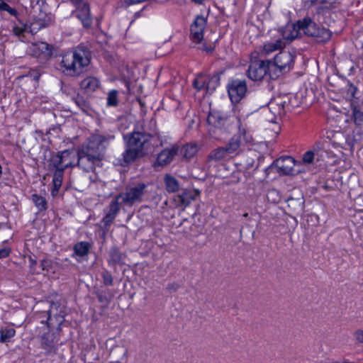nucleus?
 Masks as SVG:
<instances>
[{"label": "nucleus", "mask_w": 363, "mask_h": 363, "mask_svg": "<svg viewBox=\"0 0 363 363\" xmlns=\"http://www.w3.org/2000/svg\"><path fill=\"white\" fill-rule=\"evenodd\" d=\"M356 338L358 341L363 342V330L357 331L356 333Z\"/></svg>", "instance_id": "nucleus-54"}, {"label": "nucleus", "mask_w": 363, "mask_h": 363, "mask_svg": "<svg viewBox=\"0 0 363 363\" xmlns=\"http://www.w3.org/2000/svg\"><path fill=\"white\" fill-rule=\"evenodd\" d=\"M242 146V139L240 135H233L227 145L225 147L229 155L235 152Z\"/></svg>", "instance_id": "nucleus-30"}, {"label": "nucleus", "mask_w": 363, "mask_h": 363, "mask_svg": "<svg viewBox=\"0 0 363 363\" xmlns=\"http://www.w3.org/2000/svg\"><path fill=\"white\" fill-rule=\"evenodd\" d=\"M64 171L55 170L53 174V185L55 190H58L62 185Z\"/></svg>", "instance_id": "nucleus-38"}, {"label": "nucleus", "mask_w": 363, "mask_h": 363, "mask_svg": "<svg viewBox=\"0 0 363 363\" xmlns=\"http://www.w3.org/2000/svg\"><path fill=\"white\" fill-rule=\"evenodd\" d=\"M179 146L171 145L158 153L155 166L164 167L169 164L179 155Z\"/></svg>", "instance_id": "nucleus-11"}, {"label": "nucleus", "mask_w": 363, "mask_h": 363, "mask_svg": "<svg viewBox=\"0 0 363 363\" xmlns=\"http://www.w3.org/2000/svg\"><path fill=\"white\" fill-rule=\"evenodd\" d=\"M228 93L233 103H238L245 96L247 84L245 80L230 79L227 85Z\"/></svg>", "instance_id": "nucleus-10"}, {"label": "nucleus", "mask_w": 363, "mask_h": 363, "mask_svg": "<svg viewBox=\"0 0 363 363\" xmlns=\"http://www.w3.org/2000/svg\"><path fill=\"white\" fill-rule=\"evenodd\" d=\"M91 245L87 242H79L74 245V255L79 257H84L88 255Z\"/></svg>", "instance_id": "nucleus-32"}, {"label": "nucleus", "mask_w": 363, "mask_h": 363, "mask_svg": "<svg viewBox=\"0 0 363 363\" xmlns=\"http://www.w3.org/2000/svg\"><path fill=\"white\" fill-rule=\"evenodd\" d=\"M40 267L43 270L48 271L52 267V261L50 259H43L40 262Z\"/></svg>", "instance_id": "nucleus-47"}, {"label": "nucleus", "mask_w": 363, "mask_h": 363, "mask_svg": "<svg viewBox=\"0 0 363 363\" xmlns=\"http://www.w3.org/2000/svg\"><path fill=\"white\" fill-rule=\"evenodd\" d=\"M72 152L66 150L52 155L48 161V167L52 170L65 171V169L72 166Z\"/></svg>", "instance_id": "nucleus-8"}, {"label": "nucleus", "mask_w": 363, "mask_h": 363, "mask_svg": "<svg viewBox=\"0 0 363 363\" xmlns=\"http://www.w3.org/2000/svg\"><path fill=\"white\" fill-rule=\"evenodd\" d=\"M29 76L34 80L38 81L40 77V73L38 70L32 69L29 72Z\"/></svg>", "instance_id": "nucleus-49"}, {"label": "nucleus", "mask_w": 363, "mask_h": 363, "mask_svg": "<svg viewBox=\"0 0 363 363\" xmlns=\"http://www.w3.org/2000/svg\"><path fill=\"white\" fill-rule=\"evenodd\" d=\"M180 288V285L178 283L174 282L170 283L167 286V290L171 292H176Z\"/></svg>", "instance_id": "nucleus-48"}, {"label": "nucleus", "mask_w": 363, "mask_h": 363, "mask_svg": "<svg viewBox=\"0 0 363 363\" xmlns=\"http://www.w3.org/2000/svg\"><path fill=\"white\" fill-rule=\"evenodd\" d=\"M243 216H244V217H245V218H247V217L248 216V213H244V214H243Z\"/></svg>", "instance_id": "nucleus-56"}, {"label": "nucleus", "mask_w": 363, "mask_h": 363, "mask_svg": "<svg viewBox=\"0 0 363 363\" xmlns=\"http://www.w3.org/2000/svg\"><path fill=\"white\" fill-rule=\"evenodd\" d=\"M146 185L139 183L135 186L127 187L125 192L117 195L118 199L123 205L131 206L135 203H140L145 193Z\"/></svg>", "instance_id": "nucleus-6"}, {"label": "nucleus", "mask_w": 363, "mask_h": 363, "mask_svg": "<svg viewBox=\"0 0 363 363\" xmlns=\"http://www.w3.org/2000/svg\"><path fill=\"white\" fill-rule=\"evenodd\" d=\"M100 162L78 151V166L86 172H93Z\"/></svg>", "instance_id": "nucleus-18"}, {"label": "nucleus", "mask_w": 363, "mask_h": 363, "mask_svg": "<svg viewBox=\"0 0 363 363\" xmlns=\"http://www.w3.org/2000/svg\"><path fill=\"white\" fill-rule=\"evenodd\" d=\"M295 160L291 157H282L274 162L277 172L280 174L288 175L294 173Z\"/></svg>", "instance_id": "nucleus-15"}, {"label": "nucleus", "mask_w": 363, "mask_h": 363, "mask_svg": "<svg viewBox=\"0 0 363 363\" xmlns=\"http://www.w3.org/2000/svg\"><path fill=\"white\" fill-rule=\"evenodd\" d=\"M236 135H240L242 139V145L251 143L252 141V135L247 131L245 128L239 127L238 133Z\"/></svg>", "instance_id": "nucleus-37"}, {"label": "nucleus", "mask_w": 363, "mask_h": 363, "mask_svg": "<svg viewBox=\"0 0 363 363\" xmlns=\"http://www.w3.org/2000/svg\"><path fill=\"white\" fill-rule=\"evenodd\" d=\"M247 75L252 81H261L267 76L271 79H275L279 77V74L273 71L270 60L257 58L251 60Z\"/></svg>", "instance_id": "nucleus-4"}, {"label": "nucleus", "mask_w": 363, "mask_h": 363, "mask_svg": "<svg viewBox=\"0 0 363 363\" xmlns=\"http://www.w3.org/2000/svg\"><path fill=\"white\" fill-rule=\"evenodd\" d=\"M65 306L64 303L60 301H52L50 305V308L48 311V325L50 326L52 324L50 323L52 319H55L56 323L58 325H62L64 321V317L65 315Z\"/></svg>", "instance_id": "nucleus-12"}, {"label": "nucleus", "mask_w": 363, "mask_h": 363, "mask_svg": "<svg viewBox=\"0 0 363 363\" xmlns=\"http://www.w3.org/2000/svg\"><path fill=\"white\" fill-rule=\"evenodd\" d=\"M200 194L201 191L199 189H183L181 194L174 197V201L176 206L186 208L191 201L196 200Z\"/></svg>", "instance_id": "nucleus-13"}, {"label": "nucleus", "mask_w": 363, "mask_h": 363, "mask_svg": "<svg viewBox=\"0 0 363 363\" xmlns=\"http://www.w3.org/2000/svg\"><path fill=\"white\" fill-rule=\"evenodd\" d=\"M200 49L206 52H211L213 50V48L211 45H207L206 44H203Z\"/></svg>", "instance_id": "nucleus-52"}, {"label": "nucleus", "mask_w": 363, "mask_h": 363, "mask_svg": "<svg viewBox=\"0 0 363 363\" xmlns=\"http://www.w3.org/2000/svg\"><path fill=\"white\" fill-rule=\"evenodd\" d=\"M268 108L269 111L274 115V117L281 116L285 113L284 104L282 101H271L268 105Z\"/></svg>", "instance_id": "nucleus-31"}, {"label": "nucleus", "mask_w": 363, "mask_h": 363, "mask_svg": "<svg viewBox=\"0 0 363 363\" xmlns=\"http://www.w3.org/2000/svg\"><path fill=\"white\" fill-rule=\"evenodd\" d=\"M336 0H311L312 4H320L318 9V13L323 12L325 10H330L333 7Z\"/></svg>", "instance_id": "nucleus-33"}, {"label": "nucleus", "mask_w": 363, "mask_h": 363, "mask_svg": "<svg viewBox=\"0 0 363 363\" xmlns=\"http://www.w3.org/2000/svg\"><path fill=\"white\" fill-rule=\"evenodd\" d=\"M206 26V19L203 16H196L191 26V35L194 42L199 43L203 38V30Z\"/></svg>", "instance_id": "nucleus-14"}, {"label": "nucleus", "mask_w": 363, "mask_h": 363, "mask_svg": "<svg viewBox=\"0 0 363 363\" xmlns=\"http://www.w3.org/2000/svg\"><path fill=\"white\" fill-rule=\"evenodd\" d=\"M354 121L357 125H361L363 122V112H362L357 107H354L352 111Z\"/></svg>", "instance_id": "nucleus-41"}, {"label": "nucleus", "mask_w": 363, "mask_h": 363, "mask_svg": "<svg viewBox=\"0 0 363 363\" xmlns=\"http://www.w3.org/2000/svg\"><path fill=\"white\" fill-rule=\"evenodd\" d=\"M294 55L289 51H281L274 58V62L271 61V66L273 71L279 74L281 72H289L294 65Z\"/></svg>", "instance_id": "nucleus-7"}, {"label": "nucleus", "mask_w": 363, "mask_h": 363, "mask_svg": "<svg viewBox=\"0 0 363 363\" xmlns=\"http://www.w3.org/2000/svg\"><path fill=\"white\" fill-rule=\"evenodd\" d=\"M32 201L39 211H43L47 208V202L44 197L33 194L32 196Z\"/></svg>", "instance_id": "nucleus-36"}, {"label": "nucleus", "mask_w": 363, "mask_h": 363, "mask_svg": "<svg viewBox=\"0 0 363 363\" xmlns=\"http://www.w3.org/2000/svg\"><path fill=\"white\" fill-rule=\"evenodd\" d=\"M10 254V250L9 248L4 247L0 250V258H5L8 257Z\"/></svg>", "instance_id": "nucleus-51"}, {"label": "nucleus", "mask_w": 363, "mask_h": 363, "mask_svg": "<svg viewBox=\"0 0 363 363\" xmlns=\"http://www.w3.org/2000/svg\"><path fill=\"white\" fill-rule=\"evenodd\" d=\"M327 145H328L327 142H325V143L318 142V143H315V145L313 147V149L311 150L315 152V156L323 157L322 150L325 149Z\"/></svg>", "instance_id": "nucleus-40"}, {"label": "nucleus", "mask_w": 363, "mask_h": 363, "mask_svg": "<svg viewBox=\"0 0 363 363\" xmlns=\"http://www.w3.org/2000/svg\"><path fill=\"white\" fill-rule=\"evenodd\" d=\"M121 205H123L122 203L119 201V199H118L117 196H116L111 201L108 208L105 210L106 214L102 219V223L106 228H108L111 225L116 217L118 213L119 212L120 206Z\"/></svg>", "instance_id": "nucleus-16"}, {"label": "nucleus", "mask_w": 363, "mask_h": 363, "mask_svg": "<svg viewBox=\"0 0 363 363\" xmlns=\"http://www.w3.org/2000/svg\"><path fill=\"white\" fill-rule=\"evenodd\" d=\"M71 1L75 6L72 14L82 22L84 28H89L92 24V17L89 4L84 0H71Z\"/></svg>", "instance_id": "nucleus-9"}, {"label": "nucleus", "mask_w": 363, "mask_h": 363, "mask_svg": "<svg viewBox=\"0 0 363 363\" xmlns=\"http://www.w3.org/2000/svg\"><path fill=\"white\" fill-rule=\"evenodd\" d=\"M122 262V254L117 247H112L109 252L108 262L112 264H120Z\"/></svg>", "instance_id": "nucleus-34"}, {"label": "nucleus", "mask_w": 363, "mask_h": 363, "mask_svg": "<svg viewBox=\"0 0 363 363\" xmlns=\"http://www.w3.org/2000/svg\"><path fill=\"white\" fill-rule=\"evenodd\" d=\"M107 105L108 106H116L118 105V91L116 90H111L108 92Z\"/></svg>", "instance_id": "nucleus-39"}, {"label": "nucleus", "mask_w": 363, "mask_h": 363, "mask_svg": "<svg viewBox=\"0 0 363 363\" xmlns=\"http://www.w3.org/2000/svg\"><path fill=\"white\" fill-rule=\"evenodd\" d=\"M41 347L47 353L55 352L57 346L52 333H47L41 337Z\"/></svg>", "instance_id": "nucleus-22"}, {"label": "nucleus", "mask_w": 363, "mask_h": 363, "mask_svg": "<svg viewBox=\"0 0 363 363\" xmlns=\"http://www.w3.org/2000/svg\"><path fill=\"white\" fill-rule=\"evenodd\" d=\"M101 277L103 279V282L106 286L113 285V277L111 274L107 270H104L101 273Z\"/></svg>", "instance_id": "nucleus-42"}, {"label": "nucleus", "mask_w": 363, "mask_h": 363, "mask_svg": "<svg viewBox=\"0 0 363 363\" xmlns=\"http://www.w3.org/2000/svg\"><path fill=\"white\" fill-rule=\"evenodd\" d=\"M218 82L219 77L217 75L213 76L209 79L208 82H207V78L201 74L194 80L193 85L197 90H201L204 88L209 90L211 89V82H213L214 84V86L212 87V89H214L215 86L218 85Z\"/></svg>", "instance_id": "nucleus-17"}, {"label": "nucleus", "mask_w": 363, "mask_h": 363, "mask_svg": "<svg viewBox=\"0 0 363 363\" xmlns=\"http://www.w3.org/2000/svg\"><path fill=\"white\" fill-rule=\"evenodd\" d=\"M100 82L98 79L93 77H89L83 79L80 83V86L86 93L95 91L99 87Z\"/></svg>", "instance_id": "nucleus-23"}, {"label": "nucleus", "mask_w": 363, "mask_h": 363, "mask_svg": "<svg viewBox=\"0 0 363 363\" xmlns=\"http://www.w3.org/2000/svg\"><path fill=\"white\" fill-rule=\"evenodd\" d=\"M32 55L39 57L41 55H50L52 52V47L45 42H36L30 45L29 48Z\"/></svg>", "instance_id": "nucleus-20"}, {"label": "nucleus", "mask_w": 363, "mask_h": 363, "mask_svg": "<svg viewBox=\"0 0 363 363\" xmlns=\"http://www.w3.org/2000/svg\"><path fill=\"white\" fill-rule=\"evenodd\" d=\"M226 117L217 111H211L207 117V123L208 125L220 128L223 126L226 122Z\"/></svg>", "instance_id": "nucleus-21"}, {"label": "nucleus", "mask_w": 363, "mask_h": 363, "mask_svg": "<svg viewBox=\"0 0 363 363\" xmlns=\"http://www.w3.org/2000/svg\"><path fill=\"white\" fill-rule=\"evenodd\" d=\"M357 88L352 83H349L347 87L346 96L348 99L352 100L355 97Z\"/></svg>", "instance_id": "nucleus-43"}, {"label": "nucleus", "mask_w": 363, "mask_h": 363, "mask_svg": "<svg viewBox=\"0 0 363 363\" xmlns=\"http://www.w3.org/2000/svg\"><path fill=\"white\" fill-rule=\"evenodd\" d=\"M73 100L80 108L84 110L86 107V103L82 96L77 95Z\"/></svg>", "instance_id": "nucleus-46"}, {"label": "nucleus", "mask_w": 363, "mask_h": 363, "mask_svg": "<svg viewBox=\"0 0 363 363\" xmlns=\"http://www.w3.org/2000/svg\"><path fill=\"white\" fill-rule=\"evenodd\" d=\"M267 198L273 203H277L279 201V192L275 189L269 190L267 193Z\"/></svg>", "instance_id": "nucleus-45"}, {"label": "nucleus", "mask_w": 363, "mask_h": 363, "mask_svg": "<svg viewBox=\"0 0 363 363\" xmlns=\"http://www.w3.org/2000/svg\"><path fill=\"white\" fill-rule=\"evenodd\" d=\"M315 155L314 151L308 150L303 155V161L306 164H311Z\"/></svg>", "instance_id": "nucleus-44"}, {"label": "nucleus", "mask_w": 363, "mask_h": 363, "mask_svg": "<svg viewBox=\"0 0 363 363\" xmlns=\"http://www.w3.org/2000/svg\"><path fill=\"white\" fill-rule=\"evenodd\" d=\"M120 351V353H121L122 354V357L121 358V359H123V357H126L127 355H128V350L126 349H123V348H121V347H119L118 348Z\"/></svg>", "instance_id": "nucleus-55"}, {"label": "nucleus", "mask_w": 363, "mask_h": 363, "mask_svg": "<svg viewBox=\"0 0 363 363\" xmlns=\"http://www.w3.org/2000/svg\"><path fill=\"white\" fill-rule=\"evenodd\" d=\"M197 146L194 144H188L185 146H179V155H182L186 159H190L193 157L197 152Z\"/></svg>", "instance_id": "nucleus-29"}, {"label": "nucleus", "mask_w": 363, "mask_h": 363, "mask_svg": "<svg viewBox=\"0 0 363 363\" xmlns=\"http://www.w3.org/2000/svg\"><path fill=\"white\" fill-rule=\"evenodd\" d=\"M114 138L113 135H92L89 138L86 143L82 146L79 152L101 162L107 145Z\"/></svg>", "instance_id": "nucleus-3"}, {"label": "nucleus", "mask_w": 363, "mask_h": 363, "mask_svg": "<svg viewBox=\"0 0 363 363\" xmlns=\"http://www.w3.org/2000/svg\"><path fill=\"white\" fill-rule=\"evenodd\" d=\"M286 43L281 39H278L274 42L266 43L263 45L262 53L269 55L277 50L284 48Z\"/></svg>", "instance_id": "nucleus-25"}, {"label": "nucleus", "mask_w": 363, "mask_h": 363, "mask_svg": "<svg viewBox=\"0 0 363 363\" xmlns=\"http://www.w3.org/2000/svg\"><path fill=\"white\" fill-rule=\"evenodd\" d=\"M286 202L288 207L291 208L294 213H301L303 212L304 200L302 196L297 199L289 198Z\"/></svg>", "instance_id": "nucleus-28"}, {"label": "nucleus", "mask_w": 363, "mask_h": 363, "mask_svg": "<svg viewBox=\"0 0 363 363\" xmlns=\"http://www.w3.org/2000/svg\"><path fill=\"white\" fill-rule=\"evenodd\" d=\"M33 24H31L30 26L21 23V25H15L13 27L12 31L13 34L18 36L21 40L24 36L25 33H36L35 31V28H33Z\"/></svg>", "instance_id": "nucleus-27"}, {"label": "nucleus", "mask_w": 363, "mask_h": 363, "mask_svg": "<svg viewBox=\"0 0 363 363\" xmlns=\"http://www.w3.org/2000/svg\"><path fill=\"white\" fill-rule=\"evenodd\" d=\"M164 182L168 192L175 193L179 191L180 184L174 177L170 174H165L164 177Z\"/></svg>", "instance_id": "nucleus-24"}, {"label": "nucleus", "mask_w": 363, "mask_h": 363, "mask_svg": "<svg viewBox=\"0 0 363 363\" xmlns=\"http://www.w3.org/2000/svg\"><path fill=\"white\" fill-rule=\"evenodd\" d=\"M230 155L225 147H218L212 150L208 156L210 161L218 162L225 160Z\"/></svg>", "instance_id": "nucleus-26"}, {"label": "nucleus", "mask_w": 363, "mask_h": 363, "mask_svg": "<svg viewBox=\"0 0 363 363\" xmlns=\"http://www.w3.org/2000/svg\"><path fill=\"white\" fill-rule=\"evenodd\" d=\"M298 28L303 30L304 34L316 38L318 42L325 43L328 41L332 33L328 29L320 28L315 23L308 18H304L303 20L298 21Z\"/></svg>", "instance_id": "nucleus-5"}, {"label": "nucleus", "mask_w": 363, "mask_h": 363, "mask_svg": "<svg viewBox=\"0 0 363 363\" xmlns=\"http://www.w3.org/2000/svg\"><path fill=\"white\" fill-rule=\"evenodd\" d=\"M16 330L13 328H6L0 330V342H9L15 335Z\"/></svg>", "instance_id": "nucleus-35"}, {"label": "nucleus", "mask_w": 363, "mask_h": 363, "mask_svg": "<svg viewBox=\"0 0 363 363\" xmlns=\"http://www.w3.org/2000/svg\"><path fill=\"white\" fill-rule=\"evenodd\" d=\"M301 31L298 28V21L296 23L287 24L284 28L281 30L283 39L288 41H292L298 38Z\"/></svg>", "instance_id": "nucleus-19"}, {"label": "nucleus", "mask_w": 363, "mask_h": 363, "mask_svg": "<svg viewBox=\"0 0 363 363\" xmlns=\"http://www.w3.org/2000/svg\"><path fill=\"white\" fill-rule=\"evenodd\" d=\"M4 11H6L9 15H11L12 16H15V17L18 18V11H16V9L11 7L10 6H9L8 9L5 10Z\"/></svg>", "instance_id": "nucleus-50"}, {"label": "nucleus", "mask_w": 363, "mask_h": 363, "mask_svg": "<svg viewBox=\"0 0 363 363\" xmlns=\"http://www.w3.org/2000/svg\"><path fill=\"white\" fill-rule=\"evenodd\" d=\"M90 62V53L82 48L69 52L62 56L61 69L63 73L69 76L79 75L83 69Z\"/></svg>", "instance_id": "nucleus-2"}, {"label": "nucleus", "mask_w": 363, "mask_h": 363, "mask_svg": "<svg viewBox=\"0 0 363 363\" xmlns=\"http://www.w3.org/2000/svg\"><path fill=\"white\" fill-rule=\"evenodd\" d=\"M9 4L4 1V0H0V11H4L5 10L8 9Z\"/></svg>", "instance_id": "nucleus-53"}, {"label": "nucleus", "mask_w": 363, "mask_h": 363, "mask_svg": "<svg viewBox=\"0 0 363 363\" xmlns=\"http://www.w3.org/2000/svg\"><path fill=\"white\" fill-rule=\"evenodd\" d=\"M151 139L150 134L140 131L124 135L125 150L122 154L123 162L129 164L146 156L151 149Z\"/></svg>", "instance_id": "nucleus-1"}]
</instances>
